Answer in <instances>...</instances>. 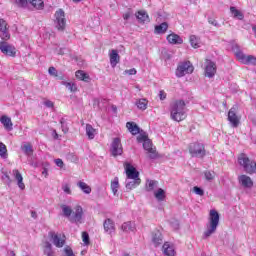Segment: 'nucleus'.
<instances>
[{
	"label": "nucleus",
	"mask_w": 256,
	"mask_h": 256,
	"mask_svg": "<svg viewBox=\"0 0 256 256\" xmlns=\"http://www.w3.org/2000/svg\"><path fill=\"white\" fill-rule=\"evenodd\" d=\"M96 132L97 130H95L91 124H86V135L88 139H95Z\"/></svg>",
	"instance_id": "obj_30"
},
{
	"label": "nucleus",
	"mask_w": 256,
	"mask_h": 256,
	"mask_svg": "<svg viewBox=\"0 0 256 256\" xmlns=\"http://www.w3.org/2000/svg\"><path fill=\"white\" fill-rule=\"evenodd\" d=\"M243 64L244 65H256V57L253 55L246 56Z\"/></svg>",
	"instance_id": "obj_41"
},
{
	"label": "nucleus",
	"mask_w": 256,
	"mask_h": 256,
	"mask_svg": "<svg viewBox=\"0 0 256 256\" xmlns=\"http://www.w3.org/2000/svg\"><path fill=\"white\" fill-rule=\"evenodd\" d=\"M0 51L4 55H8V57H15V55L17 53L15 51V47L9 45V43H7L6 41L0 42Z\"/></svg>",
	"instance_id": "obj_8"
},
{
	"label": "nucleus",
	"mask_w": 256,
	"mask_h": 256,
	"mask_svg": "<svg viewBox=\"0 0 256 256\" xmlns=\"http://www.w3.org/2000/svg\"><path fill=\"white\" fill-rule=\"evenodd\" d=\"M217 73V65L213 61H208L205 67V77H209V79L215 77Z\"/></svg>",
	"instance_id": "obj_13"
},
{
	"label": "nucleus",
	"mask_w": 256,
	"mask_h": 256,
	"mask_svg": "<svg viewBox=\"0 0 256 256\" xmlns=\"http://www.w3.org/2000/svg\"><path fill=\"white\" fill-rule=\"evenodd\" d=\"M154 197L157 201H165V190L163 188H159L156 192H154Z\"/></svg>",
	"instance_id": "obj_32"
},
{
	"label": "nucleus",
	"mask_w": 256,
	"mask_h": 256,
	"mask_svg": "<svg viewBox=\"0 0 256 256\" xmlns=\"http://www.w3.org/2000/svg\"><path fill=\"white\" fill-rule=\"evenodd\" d=\"M189 153L192 155V157L203 159V157L206 155L205 145L202 143H192L189 145Z\"/></svg>",
	"instance_id": "obj_5"
},
{
	"label": "nucleus",
	"mask_w": 256,
	"mask_h": 256,
	"mask_svg": "<svg viewBox=\"0 0 256 256\" xmlns=\"http://www.w3.org/2000/svg\"><path fill=\"white\" fill-rule=\"evenodd\" d=\"M121 229L124 233H130V231H135V224L131 221L124 222Z\"/></svg>",
	"instance_id": "obj_28"
},
{
	"label": "nucleus",
	"mask_w": 256,
	"mask_h": 256,
	"mask_svg": "<svg viewBox=\"0 0 256 256\" xmlns=\"http://www.w3.org/2000/svg\"><path fill=\"white\" fill-rule=\"evenodd\" d=\"M0 157H2V159H7V146L2 142H0Z\"/></svg>",
	"instance_id": "obj_43"
},
{
	"label": "nucleus",
	"mask_w": 256,
	"mask_h": 256,
	"mask_svg": "<svg viewBox=\"0 0 256 256\" xmlns=\"http://www.w3.org/2000/svg\"><path fill=\"white\" fill-rule=\"evenodd\" d=\"M9 25L7 24V21L4 19H0V31H3L4 29L8 28Z\"/></svg>",
	"instance_id": "obj_52"
},
{
	"label": "nucleus",
	"mask_w": 256,
	"mask_h": 256,
	"mask_svg": "<svg viewBox=\"0 0 256 256\" xmlns=\"http://www.w3.org/2000/svg\"><path fill=\"white\" fill-rule=\"evenodd\" d=\"M136 18L138 19L139 23H149V14L147 12L141 10L138 11L136 14Z\"/></svg>",
	"instance_id": "obj_27"
},
{
	"label": "nucleus",
	"mask_w": 256,
	"mask_h": 256,
	"mask_svg": "<svg viewBox=\"0 0 256 256\" xmlns=\"http://www.w3.org/2000/svg\"><path fill=\"white\" fill-rule=\"evenodd\" d=\"M172 225H174V229H179V222L175 221L174 223H172Z\"/></svg>",
	"instance_id": "obj_64"
},
{
	"label": "nucleus",
	"mask_w": 256,
	"mask_h": 256,
	"mask_svg": "<svg viewBox=\"0 0 256 256\" xmlns=\"http://www.w3.org/2000/svg\"><path fill=\"white\" fill-rule=\"evenodd\" d=\"M193 64L190 61L182 62L178 65L176 69L177 77H185V75H189L193 73Z\"/></svg>",
	"instance_id": "obj_6"
},
{
	"label": "nucleus",
	"mask_w": 256,
	"mask_h": 256,
	"mask_svg": "<svg viewBox=\"0 0 256 256\" xmlns=\"http://www.w3.org/2000/svg\"><path fill=\"white\" fill-rule=\"evenodd\" d=\"M152 242L154 243L155 247H159L163 243V234H161V231L154 230L152 232Z\"/></svg>",
	"instance_id": "obj_17"
},
{
	"label": "nucleus",
	"mask_w": 256,
	"mask_h": 256,
	"mask_svg": "<svg viewBox=\"0 0 256 256\" xmlns=\"http://www.w3.org/2000/svg\"><path fill=\"white\" fill-rule=\"evenodd\" d=\"M42 175H44V177H48L49 173H48L47 168H44V169H43Z\"/></svg>",
	"instance_id": "obj_62"
},
{
	"label": "nucleus",
	"mask_w": 256,
	"mask_h": 256,
	"mask_svg": "<svg viewBox=\"0 0 256 256\" xmlns=\"http://www.w3.org/2000/svg\"><path fill=\"white\" fill-rule=\"evenodd\" d=\"M121 57L119 56V52L117 50H112L110 53V65L112 67H117Z\"/></svg>",
	"instance_id": "obj_22"
},
{
	"label": "nucleus",
	"mask_w": 256,
	"mask_h": 256,
	"mask_svg": "<svg viewBox=\"0 0 256 256\" xmlns=\"http://www.w3.org/2000/svg\"><path fill=\"white\" fill-rule=\"evenodd\" d=\"M159 97L161 101H165V99H167V94L165 93V91L161 90L159 92Z\"/></svg>",
	"instance_id": "obj_57"
},
{
	"label": "nucleus",
	"mask_w": 256,
	"mask_h": 256,
	"mask_svg": "<svg viewBox=\"0 0 256 256\" xmlns=\"http://www.w3.org/2000/svg\"><path fill=\"white\" fill-rule=\"evenodd\" d=\"M159 185V182L155 181V180H148L146 183V190L147 191H153V189H155V187Z\"/></svg>",
	"instance_id": "obj_42"
},
{
	"label": "nucleus",
	"mask_w": 256,
	"mask_h": 256,
	"mask_svg": "<svg viewBox=\"0 0 256 256\" xmlns=\"http://www.w3.org/2000/svg\"><path fill=\"white\" fill-rule=\"evenodd\" d=\"M64 193H67V195H71V188L69 187V184H65L63 187H62Z\"/></svg>",
	"instance_id": "obj_55"
},
{
	"label": "nucleus",
	"mask_w": 256,
	"mask_h": 256,
	"mask_svg": "<svg viewBox=\"0 0 256 256\" xmlns=\"http://www.w3.org/2000/svg\"><path fill=\"white\" fill-rule=\"evenodd\" d=\"M230 11L232 13V15H234V17L236 19H239L240 21H243V19L245 18V15L242 14L241 11L237 10V8L235 7H230Z\"/></svg>",
	"instance_id": "obj_34"
},
{
	"label": "nucleus",
	"mask_w": 256,
	"mask_h": 256,
	"mask_svg": "<svg viewBox=\"0 0 256 256\" xmlns=\"http://www.w3.org/2000/svg\"><path fill=\"white\" fill-rule=\"evenodd\" d=\"M55 17L56 29H58V31H65V25L67 23V20H65V11L59 9L56 11Z\"/></svg>",
	"instance_id": "obj_7"
},
{
	"label": "nucleus",
	"mask_w": 256,
	"mask_h": 256,
	"mask_svg": "<svg viewBox=\"0 0 256 256\" xmlns=\"http://www.w3.org/2000/svg\"><path fill=\"white\" fill-rule=\"evenodd\" d=\"M162 249L165 256H175V248L168 242L163 244Z\"/></svg>",
	"instance_id": "obj_23"
},
{
	"label": "nucleus",
	"mask_w": 256,
	"mask_h": 256,
	"mask_svg": "<svg viewBox=\"0 0 256 256\" xmlns=\"http://www.w3.org/2000/svg\"><path fill=\"white\" fill-rule=\"evenodd\" d=\"M15 3L19 7L25 8V7H27V4L29 3V0H15Z\"/></svg>",
	"instance_id": "obj_51"
},
{
	"label": "nucleus",
	"mask_w": 256,
	"mask_h": 256,
	"mask_svg": "<svg viewBox=\"0 0 256 256\" xmlns=\"http://www.w3.org/2000/svg\"><path fill=\"white\" fill-rule=\"evenodd\" d=\"M13 174L15 176L16 181H18V187L23 191L25 189V183H23V175L19 170H13Z\"/></svg>",
	"instance_id": "obj_26"
},
{
	"label": "nucleus",
	"mask_w": 256,
	"mask_h": 256,
	"mask_svg": "<svg viewBox=\"0 0 256 256\" xmlns=\"http://www.w3.org/2000/svg\"><path fill=\"white\" fill-rule=\"evenodd\" d=\"M60 124L63 133H69V127L67 126V120H65V118L60 119Z\"/></svg>",
	"instance_id": "obj_44"
},
{
	"label": "nucleus",
	"mask_w": 256,
	"mask_h": 256,
	"mask_svg": "<svg viewBox=\"0 0 256 256\" xmlns=\"http://www.w3.org/2000/svg\"><path fill=\"white\" fill-rule=\"evenodd\" d=\"M193 191L196 195H200V197H203V195H205V191L199 186H195L193 188Z\"/></svg>",
	"instance_id": "obj_48"
},
{
	"label": "nucleus",
	"mask_w": 256,
	"mask_h": 256,
	"mask_svg": "<svg viewBox=\"0 0 256 256\" xmlns=\"http://www.w3.org/2000/svg\"><path fill=\"white\" fill-rule=\"evenodd\" d=\"M60 207L64 217H67L70 223H83V208L81 206H76L74 212L71 207L65 204H62Z\"/></svg>",
	"instance_id": "obj_2"
},
{
	"label": "nucleus",
	"mask_w": 256,
	"mask_h": 256,
	"mask_svg": "<svg viewBox=\"0 0 256 256\" xmlns=\"http://www.w3.org/2000/svg\"><path fill=\"white\" fill-rule=\"evenodd\" d=\"M167 41L171 45H183V38H181V36H179L175 33H172V34L168 35L167 36Z\"/></svg>",
	"instance_id": "obj_18"
},
{
	"label": "nucleus",
	"mask_w": 256,
	"mask_h": 256,
	"mask_svg": "<svg viewBox=\"0 0 256 256\" xmlns=\"http://www.w3.org/2000/svg\"><path fill=\"white\" fill-rule=\"evenodd\" d=\"M31 217H32V219H37V212L31 211Z\"/></svg>",
	"instance_id": "obj_63"
},
{
	"label": "nucleus",
	"mask_w": 256,
	"mask_h": 256,
	"mask_svg": "<svg viewBox=\"0 0 256 256\" xmlns=\"http://www.w3.org/2000/svg\"><path fill=\"white\" fill-rule=\"evenodd\" d=\"M130 17H131V13L130 12H127V13L123 14V19L125 21H127Z\"/></svg>",
	"instance_id": "obj_60"
},
{
	"label": "nucleus",
	"mask_w": 256,
	"mask_h": 256,
	"mask_svg": "<svg viewBox=\"0 0 256 256\" xmlns=\"http://www.w3.org/2000/svg\"><path fill=\"white\" fill-rule=\"evenodd\" d=\"M141 185V178H127L125 187L128 191L135 189Z\"/></svg>",
	"instance_id": "obj_15"
},
{
	"label": "nucleus",
	"mask_w": 256,
	"mask_h": 256,
	"mask_svg": "<svg viewBox=\"0 0 256 256\" xmlns=\"http://www.w3.org/2000/svg\"><path fill=\"white\" fill-rule=\"evenodd\" d=\"M143 149L147 151V153H150L149 157L151 159H157V152L153 149L151 139L148 138V140L143 143Z\"/></svg>",
	"instance_id": "obj_14"
},
{
	"label": "nucleus",
	"mask_w": 256,
	"mask_h": 256,
	"mask_svg": "<svg viewBox=\"0 0 256 256\" xmlns=\"http://www.w3.org/2000/svg\"><path fill=\"white\" fill-rule=\"evenodd\" d=\"M126 127L132 135H139L140 128L135 122H127Z\"/></svg>",
	"instance_id": "obj_24"
},
{
	"label": "nucleus",
	"mask_w": 256,
	"mask_h": 256,
	"mask_svg": "<svg viewBox=\"0 0 256 256\" xmlns=\"http://www.w3.org/2000/svg\"><path fill=\"white\" fill-rule=\"evenodd\" d=\"M77 185L86 195H89V193H91V186H89L87 183L79 181Z\"/></svg>",
	"instance_id": "obj_31"
},
{
	"label": "nucleus",
	"mask_w": 256,
	"mask_h": 256,
	"mask_svg": "<svg viewBox=\"0 0 256 256\" xmlns=\"http://www.w3.org/2000/svg\"><path fill=\"white\" fill-rule=\"evenodd\" d=\"M76 78L79 79L80 81H84L85 83H89L91 81V76H89L83 70L76 71Z\"/></svg>",
	"instance_id": "obj_25"
},
{
	"label": "nucleus",
	"mask_w": 256,
	"mask_h": 256,
	"mask_svg": "<svg viewBox=\"0 0 256 256\" xmlns=\"http://www.w3.org/2000/svg\"><path fill=\"white\" fill-rule=\"evenodd\" d=\"M0 122L2 123L6 131H13V122L11 121V118L4 115L0 118Z\"/></svg>",
	"instance_id": "obj_20"
},
{
	"label": "nucleus",
	"mask_w": 256,
	"mask_h": 256,
	"mask_svg": "<svg viewBox=\"0 0 256 256\" xmlns=\"http://www.w3.org/2000/svg\"><path fill=\"white\" fill-rule=\"evenodd\" d=\"M111 189H112L113 195H117V191L119 189V178L118 177H115L113 179V181L111 182Z\"/></svg>",
	"instance_id": "obj_37"
},
{
	"label": "nucleus",
	"mask_w": 256,
	"mask_h": 256,
	"mask_svg": "<svg viewBox=\"0 0 256 256\" xmlns=\"http://www.w3.org/2000/svg\"><path fill=\"white\" fill-rule=\"evenodd\" d=\"M48 237H50L53 245H55V247H58V249H61V247L65 245V239H62L61 235H58L53 231H50L48 233Z\"/></svg>",
	"instance_id": "obj_10"
},
{
	"label": "nucleus",
	"mask_w": 256,
	"mask_h": 256,
	"mask_svg": "<svg viewBox=\"0 0 256 256\" xmlns=\"http://www.w3.org/2000/svg\"><path fill=\"white\" fill-rule=\"evenodd\" d=\"M125 171L127 179H139V171L130 163L125 164Z\"/></svg>",
	"instance_id": "obj_11"
},
{
	"label": "nucleus",
	"mask_w": 256,
	"mask_h": 256,
	"mask_svg": "<svg viewBox=\"0 0 256 256\" xmlns=\"http://www.w3.org/2000/svg\"><path fill=\"white\" fill-rule=\"evenodd\" d=\"M239 183H241L242 187H245L246 189H251L253 187V180L251 177L243 174L238 177Z\"/></svg>",
	"instance_id": "obj_16"
},
{
	"label": "nucleus",
	"mask_w": 256,
	"mask_h": 256,
	"mask_svg": "<svg viewBox=\"0 0 256 256\" xmlns=\"http://www.w3.org/2000/svg\"><path fill=\"white\" fill-rule=\"evenodd\" d=\"M228 121L232 127H239V117L237 116V108L232 107L228 112Z\"/></svg>",
	"instance_id": "obj_12"
},
{
	"label": "nucleus",
	"mask_w": 256,
	"mask_h": 256,
	"mask_svg": "<svg viewBox=\"0 0 256 256\" xmlns=\"http://www.w3.org/2000/svg\"><path fill=\"white\" fill-rule=\"evenodd\" d=\"M189 41L191 47H193L194 49H199V38H197V36L191 35Z\"/></svg>",
	"instance_id": "obj_40"
},
{
	"label": "nucleus",
	"mask_w": 256,
	"mask_h": 256,
	"mask_svg": "<svg viewBox=\"0 0 256 256\" xmlns=\"http://www.w3.org/2000/svg\"><path fill=\"white\" fill-rule=\"evenodd\" d=\"M57 55H65L67 53V48H59L56 50Z\"/></svg>",
	"instance_id": "obj_56"
},
{
	"label": "nucleus",
	"mask_w": 256,
	"mask_h": 256,
	"mask_svg": "<svg viewBox=\"0 0 256 256\" xmlns=\"http://www.w3.org/2000/svg\"><path fill=\"white\" fill-rule=\"evenodd\" d=\"M0 37L2 41H9L11 39V34H9V26L7 28H4V30H1Z\"/></svg>",
	"instance_id": "obj_38"
},
{
	"label": "nucleus",
	"mask_w": 256,
	"mask_h": 256,
	"mask_svg": "<svg viewBox=\"0 0 256 256\" xmlns=\"http://www.w3.org/2000/svg\"><path fill=\"white\" fill-rule=\"evenodd\" d=\"M238 163L241 167H243L245 173H247L248 175H256V162L249 159V156H247V154H240L238 156Z\"/></svg>",
	"instance_id": "obj_3"
},
{
	"label": "nucleus",
	"mask_w": 256,
	"mask_h": 256,
	"mask_svg": "<svg viewBox=\"0 0 256 256\" xmlns=\"http://www.w3.org/2000/svg\"><path fill=\"white\" fill-rule=\"evenodd\" d=\"M148 103L149 101H147V99L141 98L136 100L135 105L138 107V109H140V111H145L147 109Z\"/></svg>",
	"instance_id": "obj_29"
},
{
	"label": "nucleus",
	"mask_w": 256,
	"mask_h": 256,
	"mask_svg": "<svg viewBox=\"0 0 256 256\" xmlns=\"http://www.w3.org/2000/svg\"><path fill=\"white\" fill-rule=\"evenodd\" d=\"M147 140H149V136L146 133H142L137 137L138 143H145Z\"/></svg>",
	"instance_id": "obj_47"
},
{
	"label": "nucleus",
	"mask_w": 256,
	"mask_h": 256,
	"mask_svg": "<svg viewBox=\"0 0 256 256\" xmlns=\"http://www.w3.org/2000/svg\"><path fill=\"white\" fill-rule=\"evenodd\" d=\"M126 73H128V75H137V70L132 68L130 70H126Z\"/></svg>",
	"instance_id": "obj_59"
},
{
	"label": "nucleus",
	"mask_w": 256,
	"mask_h": 256,
	"mask_svg": "<svg viewBox=\"0 0 256 256\" xmlns=\"http://www.w3.org/2000/svg\"><path fill=\"white\" fill-rule=\"evenodd\" d=\"M45 107H48L49 109H53L55 107V104L51 100H46L44 102Z\"/></svg>",
	"instance_id": "obj_54"
},
{
	"label": "nucleus",
	"mask_w": 256,
	"mask_h": 256,
	"mask_svg": "<svg viewBox=\"0 0 256 256\" xmlns=\"http://www.w3.org/2000/svg\"><path fill=\"white\" fill-rule=\"evenodd\" d=\"M170 118L178 123L187 118V107L184 100H176L170 104Z\"/></svg>",
	"instance_id": "obj_1"
},
{
	"label": "nucleus",
	"mask_w": 256,
	"mask_h": 256,
	"mask_svg": "<svg viewBox=\"0 0 256 256\" xmlns=\"http://www.w3.org/2000/svg\"><path fill=\"white\" fill-rule=\"evenodd\" d=\"M235 55H236L237 59L241 61V63L245 62L247 55H245L243 52H241V50H237Z\"/></svg>",
	"instance_id": "obj_46"
},
{
	"label": "nucleus",
	"mask_w": 256,
	"mask_h": 256,
	"mask_svg": "<svg viewBox=\"0 0 256 256\" xmlns=\"http://www.w3.org/2000/svg\"><path fill=\"white\" fill-rule=\"evenodd\" d=\"M204 177H205L206 181H213L215 179V172L205 171Z\"/></svg>",
	"instance_id": "obj_45"
},
{
	"label": "nucleus",
	"mask_w": 256,
	"mask_h": 256,
	"mask_svg": "<svg viewBox=\"0 0 256 256\" xmlns=\"http://www.w3.org/2000/svg\"><path fill=\"white\" fill-rule=\"evenodd\" d=\"M43 255L45 256H55V250H53V245L49 241L44 242Z\"/></svg>",
	"instance_id": "obj_21"
},
{
	"label": "nucleus",
	"mask_w": 256,
	"mask_h": 256,
	"mask_svg": "<svg viewBox=\"0 0 256 256\" xmlns=\"http://www.w3.org/2000/svg\"><path fill=\"white\" fill-rule=\"evenodd\" d=\"M82 240L84 244L89 245L90 243L89 233L82 232Z\"/></svg>",
	"instance_id": "obj_50"
},
{
	"label": "nucleus",
	"mask_w": 256,
	"mask_h": 256,
	"mask_svg": "<svg viewBox=\"0 0 256 256\" xmlns=\"http://www.w3.org/2000/svg\"><path fill=\"white\" fill-rule=\"evenodd\" d=\"M111 153L113 157H118V155H123V147L121 146V139L114 138L111 144Z\"/></svg>",
	"instance_id": "obj_9"
},
{
	"label": "nucleus",
	"mask_w": 256,
	"mask_h": 256,
	"mask_svg": "<svg viewBox=\"0 0 256 256\" xmlns=\"http://www.w3.org/2000/svg\"><path fill=\"white\" fill-rule=\"evenodd\" d=\"M55 163H56L57 167H60V168H63V165H65V164L63 163V160L60 159V158L55 159Z\"/></svg>",
	"instance_id": "obj_58"
},
{
	"label": "nucleus",
	"mask_w": 256,
	"mask_h": 256,
	"mask_svg": "<svg viewBox=\"0 0 256 256\" xmlns=\"http://www.w3.org/2000/svg\"><path fill=\"white\" fill-rule=\"evenodd\" d=\"M29 3L34 9H43L45 7L43 0H29Z\"/></svg>",
	"instance_id": "obj_35"
},
{
	"label": "nucleus",
	"mask_w": 256,
	"mask_h": 256,
	"mask_svg": "<svg viewBox=\"0 0 256 256\" xmlns=\"http://www.w3.org/2000/svg\"><path fill=\"white\" fill-rule=\"evenodd\" d=\"M103 225L106 233L109 235H111V233H115V222H113V220L108 218L104 221Z\"/></svg>",
	"instance_id": "obj_19"
},
{
	"label": "nucleus",
	"mask_w": 256,
	"mask_h": 256,
	"mask_svg": "<svg viewBox=\"0 0 256 256\" xmlns=\"http://www.w3.org/2000/svg\"><path fill=\"white\" fill-rule=\"evenodd\" d=\"M52 137H53L54 139H59V134H57V130H53V131H52Z\"/></svg>",
	"instance_id": "obj_61"
},
{
	"label": "nucleus",
	"mask_w": 256,
	"mask_h": 256,
	"mask_svg": "<svg viewBox=\"0 0 256 256\" xmlns=\"http://www.w3.org/2000/svg\"><path fill=\"white\" fill-rule=\"evenodd\" d=\"M217 227H219V212L211 210L208 229L204 232V239L211 237L217 231Z\"/></svg>",
	"instance_id": "obj_4"
},
{
	"label": "nucleus",
	"mask_w": 256,
	"mask_h": 256,
	"mask_svg": "<svg viewBox=\"0 0 256 256\" xmlns=\"http://www.w3.org/2000/svg\"><path fill=\"white\" fill-rule=\"evenodd\" d=\"M48 73H49V75H51V77H58V74H59L57 69L53 66L49 67Z\"/></svg>",
	"instance_id": "obj_49"
},
{
	"label": "nucleus",
	"mask_w": 256,
	"mask_h": 256,
	"mask_svg": "<svg viewBox=\"0 0 256 256\" xmlns=\"http://www.w3.org/2000/svg\"><path fill=\"white\" fill-rule=\"evenodd\" d=\"M208 23H210V25H213L214 27H220L219 22H217V20L213 18H208Z\"/></svg>",
	"instance_id": "obj_53"
},
{
	"label": "nucleus",
	"mask_w": 256,
	"mask_h": 256,
	"mask_svg": "<svg viewBox=\"0 0 256 256\" xmlns=\"http://www.w3.org/2000/svg\"><path fill=\"white\" fill-rule=\"evenodd\" d=\"M169 29V24L167 22H163L160 25L155 26V31L158 34L165 33Z\"/></svg>",
	"instance_id": "obj_33"
},
{
	"label": "nucleus",
	"mask_w": 256,
	"mask_h": 256,
	"mask_svg": "<svg viewBox=\"0 0 256 256\" xmlns=\"http://www.w3.org/2000/svg\"><path fill=\"white\" fill-rule=\"evenodd\" d=\"M61 85H64V87H66L72 93H75V91H77V85L75 83L62 81Z\"/></svg>",
	"instance_id": "obj_36"
},
{
	"label": "nucleus",
	"mask_w": 256,
	"mask_h": 256,
	"mask_svg": "<svg viewBox=\"0 0 256 256\" xmlns=\"http://www.w3.org/2000/svg\"><path fill=\"white\" fill-rule=\"evenodd\" d=\"M22 151L27 157H31V155H33V146H31V144H26L22 147Z\"/></svg>",
	"instance_id": "obj_39"
}]
</instances>
